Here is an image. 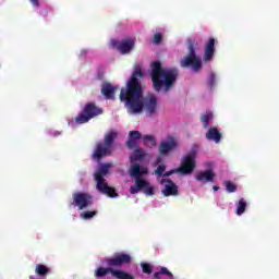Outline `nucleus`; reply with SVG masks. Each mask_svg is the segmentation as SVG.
<instances>
[{
  "label": "nucleus",
  "mask_w": 279,
  "mask_h": 279,
  "mask_svg": "<svg viewBox=\"0 0 279 279\" xmlns=\"http://www.w3.org/2000/svg\"><path fill=\"white\" fill-rule=\"evenodd\" d=\"M143 77H145L143 68L136 64L126 83V88H122L120 92V101L125 104L130 114H141L144 110L147 117H154L158 111V98L150 95L143 100V84L141 83Z\"/></svg>",
  "instance_id": "f257e3e1"
},
{
  "label": "nucleus",
  "mask_w": 279,
  "mask_h": 279,
  "mask_svg": "<svg viewBox=\"0 0 279 279\" xmlns=\"http://www.w3.org/2000/svg\"><path fill=\"white\" fill-rule=\"evenodd\" d=\"M105 263L108 267H98L94 272L95 278H106L108 274H111L112 278L116 279H134V275L121 269V267L132 264V255L117 252L112 257L106 258Z\"/></svg>",
  "instance_id": "f03ea898"
},
{
  "label": "nucleus",
  "mask_w": 279,
  "mask_h": 279,
  "mask_svg": "<svg viewBox=\"0 0 279 279\" xmlns=\"http://www.w3.org/2000/svg\"><path fill=\"white\" fill-rule=\"evenodd\" d=\"M150 66V77L154 90H156V93H160L163 88L165 93H169V90L173 88L175 82H178V76L180 75L178 69H163L160 61H154Z\"/></svg>",
  "instance_id": "7ed1b4c3"
},
{
  "label": "nucleus",
  "mask_w": 279,
  "mask_h": 279,
  "mask_svg": "<svg viewBox=\"0 0 279 279\" xmlns=\"http://www.w3.org/2000/svg\"><path fill=\"white\" fill-rule=\"evenodd\" d=\"M110 167H112V165L110 163L100 165L98 170L94 173V178L96 180L97 191H99V193H102V195H108V197L114 198L119 197L117 190H114V187L112 186H109L108 182H106V180L104 179L108 173H110Z\"/></svg>",
  "instance_id": "20e7f679"
},
{
  "label": "nucleus",
  "mask_w": 279,
  "mask_h": 279,
  "mask_svg": "<svg viewBox=\"0 0 279 279\" xmlns=\"http://www.w3.org/2000/svg\"><path fill=\"white\" fill-rule=\"evenodd\" d=\"M117 132L110 131L105 135L104 142L96 143L92 154L93 160H101L106 158V156L112 155V145H114V138H117Z\"/></svg>",
  "instance_id": "39448f33"
},
{
  "label": "nucleus",
  "mask_w": 279,
  "mask_h": 279,
  "mask_svg": "<svg viewBox=\"0 0 279 279\" xmlns=\"http://www.w3.org/2000/svg\"><path fill=\"white\" fill-rule=\"evenodd\" d=\"M187 45V56L183 57L180 61V65L182 69L192 68L194 73H199L203 66L202 57L197 56V52H195V43H193V39L189 38Z\"/></svg>",
  "instance_id": "423d86ee"
},
{
  "label": "nucleus",
  "mask_w": 279,
  "mask_h": 279,
  "mask_svg": "<svg viewBox=\"0 0 279 279\" xmlns=\"http://www.w3.org/2000/svg\"><path fill=\"white\" fill-rule=\"evenodd\" d=\"M148 172L147 168H141V163L131 165L130 175L135 178V185L130 187L131 195H136L138 191H143V187L147 185V180L143 179V175H147Z\"/></svg>",
  "instance_id": "0eeeda50"
},
{
  "label": "nucleus",
  "mask_w": 279,
  "mask_h": 279,
  "mask_svg": "<svg viewBox=\"0 0 279 279\" xmlns=\"http://www.w3.org/2000/svg\"><path fill=\"white\" fill-rule=\"evenodd\" d=\"M99 114H104V109L99 108L95 102H87L82 112L75 118V122L82 125L88 123L90 119L99 117Z\"/></svg>",
  "instance_id": "6e6552de"
},
{
  "label": "nucleus",
  "mask_w": 279,
  "mask_h": 279,
  "mask_svg": "<svg viewBox=\"0 0 279 279\" xmlns=\"http://www.w3.org/2000/svg\"><path fill=\"white\" fill-rule=\"evenodd\" d=\"M197 158V154L195 151H191L187 155H185L182 160L179 168H177V173H182L183 175H189L195 171V167H197V163L195 159Z\"/></svg>",
  "instance_id": "1a4fd4ad"
},
{
  "label": "nucleus",
  "mask_w": 279,
  "mask_h": 279,
  "mask_svg": "<svg viewBox=\"0 0 279 279\" xmlns=\"http://www.w3.org/2000/svg\"><path fill=\"white\" fill-rule=\"evenodd\" d=\"M110 45L113 49H117V51H119V53H121L122 56H128V53H132V51H134L136 40H134L133 38H125L121 41L117 39H111Z\"/></svg>",
  "instance_id": "9d476101"
},
{
  "label": "nucleus",
  "mask_w": 279,
  "mask_h": 279,
  "mask_svg": "<svg viewBox=\"0 0 279 279\" xmlns=\"http://www.w3.org/2000/svg\"><path fill=\"white\" fill-rule=\"evenodd\" d=\"M93 205V195L84 192H76L73 194V202L70 206H77L78 210H84Z\"/></svg>",
  "instance_id": "9b49d317"
},
{
  "label": "nucleus",
  "mask_w": 279,
  "mask_h": 279,
  "mask_svg": "<svg viewBox=\"0 0 279 279\" xmlns=\"http://www.w3.org/2000/svg\"><path fill=\"white\" fill-rule=\"evenodd\" d=\"M175 149H178V141L174 137H168V141H162L159 145V154L161 156H169Z\"/></svg>",
  "instance_id": "f8f14e48"
},
{
  "label": "nucleus",
  "mask_w": 279,
  "mask_h": 279,
  "mask_svg": "<svg viewBox=\"0 0 279 279\" xmlns=\"http://www.w3.org/2000/svg\"><path fill=\"white\" fill-rule=\"evenodd\" d=\"M165 189L161 191L165 197H175L179 195L178 185L171 179H162L161 184H165Z\"/></svg>",
  "instance_id": "ddd939ff"
},
{
  "label": "nucleus",
  "mask_w": 279,
  "mask_h": 279,
  "mask_svg": "<svg viewBox=\"0 0 279 279\" xmlns=\"http://www.w3.org/2000/svg\"><path fill=\"white\" fill-rule=\"evenodd\" d=\"M143 138V134H141L138 131H130L129 132V138L125 143L128 149H136L141 146V141Z\"/></svg>",
  "instance_id": "4468645a"
},
{
  "label": "nucleus",
  "mask_w": 279,
  "mask_h": 279,
  "mask_svg": "<svg viewBox=\"0 0 279 279\" xmlns=\"http://www.w3.org/2000/svg\"><path fill=\"white\" fill-rule=\"evenodd\" d=\"M215 38L210 37L205 44V50L203 56L204 62H210V60L215 58Z\"/></svg>",
  "instance_id": "2eb2a0df"
},
{
  "label": "nucleus",
  "mask_w": 279,
  "mask_h": 279,
  "mask_svg": "<svg viewBox=\"0 0 279 279\" xmlns=\"http://www.w3.org/2000/svg\"><path fill=\"white\" fill-rule=\"evenodd\" d=\"M216 175L217 174H215V171H213V169H207L205 171H199L195 175V180L196 182H204V184H206L208 182H215Z\"/></svg>",
  "instance_id": "dca6fc26"
},
{
  "label": "nucleus",
  "mask_w": 279,
  "mask_h": 279,
  "mask_svg": "<svg viewBox=\"0 0 279 279\" xmlns=\"http://www.w3.org/2000/svg\"><path fill=\"white\" fill-rule=\"evenodd\" d=\"M205 138H207V141H213L214 143H221L222 135L217 126H213L207 131Z\"/></svg>",
  "instance_id": "f3484780"
},
{
  "label": "nucleus",
  "mask_w": 279,
  "mask_h": 279,
  "mask_svg": "<svg viewBox=\"0 0 279 279\" xmlns=\"http://www.w3.org/2000/svg\"><path fill=\"white\" fill-rule=\"evenodd\" d=\"M117 92V86H112L110 83H104L101 87V94L105 99H114V93Z\"/></svg>",
  "instance_id": "a211bd4d"
},
{
  "label": "nucleus",
  "mask_w": 279,
  "mask_h": 279,
  "mask_svg": "<svg viewBox=\"0 0 279 279\" xmlns=\"http://www.w3.org/2000/svg\"><path fill=\"white\" fill-rule=\"evenodd\" d=\"M133 155L130 156L131 163L134 165L135 162H138V160H145V157L147 156V153L145 149L137 146V148H134Z\"/></svg>",
  "instance_id": "6ab92c4d"
},
{
  "label": "nucleus",
  "mask_w": 279,
  "mask_h": 279,
  "mask_svg": "<svg viewBox=\"0 0 279 279\" xmlns=\"http://www.w3.org/2000/svg\"><path fill=\"white\" fill-rule=\"evenodd\" d=\"M35 272L40 278H45L49 274V267H47L43 264H37L36 267H35Z\"/></svg>",
  "instance_id": "aec40b11"
},
{
  "label": "nucleus",
  "mask_w": 279,
  "mask_h": 279,
  "mask_svg": "<svg viewBox=\"0 0 279 279\" xmlns=\"http://www.w3.org/2000/svg\"><path fill=\"white\" fill-rule=\"evenodd\" d=\"M201 121L203 123V128H205V130H208V128H210V121H213V112H207L206 114H203L201 117Z\"/></svg>",
  "instance_id": "412c9836"
},
{
  "label": "nucleus",
  "mask_w": 279,
  "mask_h": 279,
  "mask_svg": "<svg viewBox=\"0 0 279 279\" xmlns=\"http://www.w3.org/2000/svg\"><path fill=\"white\" fill-rule=\"evenodd\" d=\"M142 138L146 147H156V137L154 135H144Z\"/></svg>",
  "instance_id": "4be33fe9"
},
{
  "label": "nucleus",
  "mask_w": 279,
  "mask_h": 279,
  "mask_svg": "<svg viewBox=\"0 0 279 279\" xmlns=\"http://www.w3.org/2000/svg\"><path fill=\"white\" fill-rule=\"evenodd\" d=\"M247 208V202H245V198H241L236 206L235 214L241 216L243 213H245V209Z\"/></svg>",
  "instance_id": "5701e85b"
},
{
  "label": "nucleus",
  "mask_w": 279,
  "mask_h": 279,
  "mask_svg": "<svg viewBox=\"0 0 279 279\" xmlns=\"http://www.w3.org/2000/svg\"><path fill=\"white\" fill-rule=\"evenodd\" d=\"M216 84H217V75L214 72H211L209 74V78L207 81L208 89L213 90V88H215Z\"/></svg>",
  "instance_id": "b1692460"
},
{
  "label": "nucleus",
  "mask_w": 279,
  "mask_h": 279,
  "mask_svg": "<svg viewBox=\"0 0 279 279\" xmlns=\"http://www.w3.org/2000/svg\"><path fill=\"white\" fill-rule=\"evenodd\" d=\"M225 186L228 193H236V184L232 183L231 181H226Z\"/></svg>",
  "instance_id": "393cba45"
},
{
  "label": "nucleus",
  "mask_w": 279,
  "mask_h": 279,
  "mask_svg": "<svg viewBox=\"0 0 279 279\" xmlns=\"http://www.w3.org/2000/svg\"><path fill=\"white\" fill-rule=\"evenodd\" d=\"M96 215H97V210L84 211L83 214H81V218L84 220H88V219H93V217H96Z\"/></svg>",
  "instance_id": "a878e982"
},
{
  "label": "nucleus",
  "mask_w": 279,
  "mask_h": 279,
  "mask_svg": "<svg viewBox=\"0 0 279 279\" xmlns=\"http://www.w3.org/2000/svg\"><path fill=\"white\" fill-rule=\"evenodd\" d=\"M160 274L161 276H167L168 279H175V277L173 276V272L170 271L167 267H161Z\"/></svg>",
  "instance_id": "bb28decb"
},
{
  "label": "nucleus",
  "mask_w": 279,
  "mask_h": 279,
  "mask_svg": "<svg viewBox=\"0 0 279 279\" xmlns=\"http://www.w3.org/2000/svg\"><path fill=\"white\" fill-rule=\"evenodd\" d=\"M167 170V166L165 165H160L157 167V169L155 170V173L158 178H162V175H165V171Z\"/></svg>",
  "instance_id": "cd10ccee"
},
{
  "label": "nucleus",
  "mask_w": 279,
  "mask_h": 279,
  "mask_svg": "<svg viewBox=\"0 0 279 279\" xmlns=\"http://www.w3.org/2000/svg\"><path fill=\"white\" fill-rule=\"evenodd\" d=\"M141 267H142L143 274H151L154 271L151 264L143 263Z\"/></svg>",
  "instance_id": "c85d7f7f"
},
{
  "label": "nucleus",
  "mask_w": 279,
  "mask_h": 279,
  "mask_svg": "<svg viewBox=\"0 0 279 279\" xmlns=\"http://www.w3.org/2000/svg\"><path fill=\"white\" fill-rule=\"evenodd\" d=\"M142 191L149 197L154 195V186L149 185V182H147V185L142 187Z\"/></svg>",
  "instance_id": "c756f323"
},
{
  "label": "nucleus",
  "mask_w": 279,
  "mask_h": 279,
  "mask_svg": "<svg viewBox=\"0 0 279 279\" xmlns=\"http://www.w3.org/2000/svg\"><path fill=\"white\" fill-rule=\"evenodd\" d=\"M162 43V34L157 33L153 36V45H160Z\"/></svg>",
  "instance_id": "7c9ffc66"
},
{
  "label": "nucleus",
  "mask_w": 279,
  "mask_h": 279,
  "mask_svg": "<svg viewBox=\"0 0 279 279\" xmlns=\"http://www.w3.org/2000/svg\"><path fill=\"white\" fill-rule=\"evenodd\" d=\"M173 173H178V169L170 170L163 173V178H169V175H173Z\"/></svg>",
  "instance_id": "2f4dec72"
},
{
  "label": "nucleus",
  "mask_w": 279,
  "mask_h": 279,
  "mask_svg": "<svg viewBox=\"0 0 279 279\" xmlns=\"http://www.w3.org/2000/svg\"><path fill=\"white\" fill-rule=\"evenodd\" d=\"M34 8H40V0H29Z\"/></svg>",
  "instance_id": "473e14b6"
},
{
  "label": "nucleus",
  "mask_w": 279,
  "mask_h": 279,
  "mask_svg": "<svg viewBox=\"0 0 279 279\" xmlns=\"http://www.w3.org/2000/svg\"><path fill=\"white\" fill-rule=\"evenodd\" d=\"M160 276H162V272H160V270L157 271V272H154V278H155V279H161Z\"/></svg>",
  "instance_id": "72a5a7b5"
},
{
  "label": "nucleus",
  "mask_w": 279,
  "mask_h": 279,
  "mask_svg": "<svg viewBox=\"0 0 279 279\" xmlns=\"http://www.w3.org/2000/svg\"><path fill=\"white\" fill-rule=\"evenodd\" d=\"M219 189H221V187H219V185H214V186H213V190H214V191H219Z\"/></svg>",
  "instance_id": "f704fd0d"
}]
</instances>
